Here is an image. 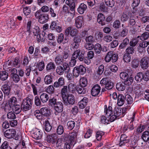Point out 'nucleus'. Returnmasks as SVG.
Instances as JSON below:
<instances>
[{
  "label": "nucleus",
  "mask_w": 149,
  "mask_h": 149,
  "mask_svg": "<svg viewBox=\"0 0 149 149\" xmlns=\"http://www.w3.org/2000/svg\"><path fill=\"white\" fill-rule=\"evenodd\" d=\"M86 72V68L82 65L77 66L74 67L73 70V75L75 77H78L80 74H84Z\"/></svg>",
  "instance_id": "1"
},
{
  "label": "nucleus",
  "mask_w": 149,
  "mask_h": 149,
  "mask_svg": "<svg viewBox=\"0 0 149 149\" xmlns=\"http://www.w3.org/2000/svg\"><path fill=\"white\" fill-rule=\"evenodd\" d=\"M118 59L117 54H115L112 51L108 52L104 58V60L106 62H109L111 60L113 63L116 62Z\"/></svg>",
  "instance_id": "2"
},
{
  "label": "nucleus",
  "mask_w": 149,
  "mask_h": 149,
  "mask_svg": "<svg viewBox=\"0 0 149 149\" xmlns=\"http://www.w3.org/2000/svg\"><path fill=\"white\" fill-rule=\"evenodd\" d=\"M32 101L29 98H27L22 101L21 107L23 111H27L30 110L32 107Z\"/></svg>",
  "instance_id": "3"
},
{
  "label": "nucleus",
  "mask_w": 149,
  "mask_h": 149,
  "mask_svg": "<svg viewBox=\"0 0 149 149\" xmlns=\"http://www.w3.org/2000/svg\"><path fill=\"white\" fill-rule=\"evenodd\" d=\"M2 132L4 136L8 139H11L14 137L16 135V131L13 129H10L5 131L2 129Z\"/></svg>",
  "instance_id": "4"
},
{
  "label": "nucleus",
  "mask_w": 149,
  "mask_h": 149,
  "mask_svg": "<svg viewBox=\"0 0 149 149\" xmlns=\"http://www.w3.org/2000/svg\"><path fill=\"white\" fill-rule=\"evenodd\" d=\"M64 104L66 105L69 104L73 105L75 102V97L72 94H68L66 97L63 99Z\"/></svg>",
  "instance_id": "5"
},
{
  "label": "nucleus",
  "mask_w": 149,
  "mask_h": 149,
  "mask_svg": "<svg viewBox=\"0 0 149 149\" xmlns=\"http://www.w3.org/2000/svg\"><path fill=\"white\" fill-rule=\"evenodd\" d=\"M62 66L59 65L58 66L56 69V72L59 75H63L64 72H65L66 68H68L70 67L67 63L64 62L62 65Z\"/></svg>",
  "instance_id": "6"
},
{
  "label": "nucleus",
  "mask_w": 149,
  "mask_h": 149,
  "mask_svg": "<svg viewBox=\"0 0 149 149\" xmlns=\"http://www.w3.org/2000/svg\"><path fill=\"white\" fill-rule=\"evenodd\" d=\"M17 100L15 97H13L10 98L8 100V104L6 105L4 110L5 111L10 110L11 107L17 104Z\"/></svg>",
  "instance_id": "7"
},
{
  "label": "nucleus",
  "mask_w": 149,
  "mask_h": 149,
  "mask_svg": "<svg viewBox=\"0 0 149 149\" xmlns=\"http://www.w3.org/2000/svg\"><path fill=\"white\" fill-rule=\"evenodd\" d=\"M78 31L77 29L72 27H69L67 28L65 31V34L67 36L69 35L73 37L75 36L77 34Z\"/></svg>",
  "instance_id": "8"
},
{
  "label": "nucleus",
  "mask_w": 149,
  "mask_h": 149,
  "mask_svg": "<svg viewBox=\"0 0 149 149\" xmlns=\"http://www.w3.org/2000/svg\"><path fill=\"white\" fill-rule=\"evenodd\" d=\"M149 62V57L148 56H145L142 58L140 62V65L141 68L143 70L147 69L148 67Z\"/></svg>",
  "instance_id": "9"
},
{
  "label": "nucleus",
  "mask_w": 149,
  "mask_h": 149,
  "mask_svg": "<svg viewBox=\"0 0 149 149\" xmlns=\"http://www.w3.org/2000/svg\"><path fill=\"white\" fill-rule=\"evenodd\" d=\"M55 111L54 114L55 115H58L59 113L62 112L63 110V105L61 102H58L54 107Z\"/></svg>",
  "instance_id": "10"
},
{
  "label": "nucleus",
  "mask_w": 149,
  "mask_h": 149,
  "mask_svg": "<svg viewBox=\"0 0 149 149\" xmlns=\"http://www.w3.org/2000/svg\"><path fill=\"white\" fill-rule=\"evenodd\" d=\"M11 87V85L7 83L2 85L1 89L5 95H8L10 93Z\"/></svg>",
  "instance_id": "11"
},
{
  "label": "nucleus",
  "mask_w": 149,
  "mask_h": 149,
  "mask_svg": "<svg viewBox=\"0 0 149 149\" xmlns=\"http://www.w3.org/2000/svg\"><path fill=\"white\" fill-rule=\"evenodd\" d=\"M136 19L134 16H130L129 20V25L131 26H137L139 28H140L141 26V24L140 22H137Z\"/></svg>",
  "instance_id": "12"
},
{
  "label": "nucleus",
  "mask_w": 149,
  "mask_h": 149,
  "mask_svg": "<svg viewBox=\"0 0 149 149\" xmlns=\"http://www.w3.org/2000/svg\"><path fill=\"white\" fill-rule=\"evenodd\" d=\"M101 88L98 84L94 85L92 88L91 91L92 95L93 96L97 95L100 92Z\"/></svg>",
  "instance_id": "13"
},
{
  "label": "nucleus",
  "mask_w": 149,
  "mask_h": 149,
  "mask_svg": "<svg viewBox=\"0 0 149 149\" xmlns=\"http://www.w3.org/2000/svg\"><path fill=\"white\" fill-rule=\"evenodd\" d=\"M65 84V79L63 77H60L58 81H55L54 83V86L55 88H61Z\"/></svg>",
  "instance_id": "14"
},
{
  "label": "nucleus",
  "mask_w": 149,
  "mask_h": 149,
  "mask_svg": "<svg viewBox=\"0 0 149 149\" xmlns=\"http://www.w3.org/2000/svg\"><path fill=\"white\" fill-rule=\"evenodd\" d=\"M77 130L74 131L73 132L69 134L68 136L69 141L70 143H72L76 140L78 134Z\"/></svg>",
  "instance_id": "15"
},
{
  "label": "nucleus",
  "mask_w": 149,
  "mask_h": 149,
  "mask_svg": "<svg viewBox=\"0 0 149 149\" xmlns=\"http://www.w3.org/2000/svg\"><path fill=\"white\" fill-rule=\"evenodd\" d=\"M105 18L104 15L101 13H100L97 15V22L102 26L106 24Z\"/></svg>",
  "instance_id": "16"
},
{
  "label": "nucleus",
  "mask_w": 149,
  "mask_h": 149,
  "mask_svg": "<svg viewBox=\"0 0 149 149\" xmlns=\"http://www.w3.org/2000/svg\"><path fill=\"white\" fill-rule=\"evenodd\" d=\"M42 135V133L40 132V130L38 129H37L35 130L32 133V136L35 139H40L41 138Z\"/></svg>",
  "instance_id": "17"
},
{
  "label": "nucleus",
  "mask_w": 149,
  "mask_h": 149,
  "mask_svg": "<svg viewBox=\"0 0 149 149\" xmlns=\"http://www.w3.org/2000/svg\"><path fill=\"white\" fill-rule=\"evenodd\" d=\"M56 68L54 63L53 62H50L48 63L46 65V70L47 72L53 71Z\"/></svg>",
  "instance_id": "18"
},
{
  "label": "nucleus",
  "mask_w": 149,
  "mask_h": 149,
  "mask_svg": "<svg viewBox=\"0 0 149 149\" xmlns=\"http://www.w3.org/2000/svg\"><path fill=\"white\" fill-rule=\"evenodd\" d=\"M75 26L78 28H81L83 24V19L82 17L81 16H79L76 17L75 19Z\"/></svg>",
  "instance_id": "19"
},
{
  "label": "nucleus",
  "mask_w": 149,
  "mask_h": 149,
  "mask_svg": "<svg viewBox=\"0 0 149 149\" xmlns=\"http://www.w3.org/2000/svg\"><path fill=\"white\" fill-rule=\"evenodd\" d=\"M40 112L43 116L48 117L50 116L51 113L50 109L47 107H43L41 108Z\"/></svg>",
  "instance_id": "20"
},
{
  "label": "nucleus",
  "mask_w": 149,
  "mask_h": 149,
  "mask_svg": "<svg viewBox=\"0 0 149 149\" xmlns=\"http://www.w3.org/2000/svg\"><path fill=\"white\" fill-rule=\"evenodd\" d=\"M64 59L62 56L59 54H57L55 58L54 61L57 65L63 64Z\"/></svg>",
  "instance_id": "21"
},
{
  "label": "nucleus",
  "mask_w": 149,
  "mask_h": 149,
  "mask_svg": "<svg viewBox=\"0 0 149 149\" xmlns=\"http://www.w3.org/2000/svg\"><path fill=\"white\" fill-rule=\"evenodd\" d=\"M125 101V97L122 94H120L118 95L117 99V104L119 106H122Z\"/></svg>",
  "instance_id": "22"
},
{
  "label": "nucleus",
  "mask_w": 149,
  "mask_h": 149,
  "mask_svg": "<svg viewBox=\"0 0 149 149\" xmlns=\"http://www.w3.org/2000/svg\"><path fill=\"white\" fill-rule=\"evenodd\" d=\"M49 19V15L47 14H43L38 19L39 22L41 24L46 23Z\"/></svg>",
  "instance_id": "23"
},
{
  "label": "nucleus",
  "mask_w": 149,
  "mask_h": 149,
  "mask_svg": "<svg viewBox=\"0 0 149 149\" xmlns=\"http://www.w3.org/2000/svg\"><path fill=\"white\" fill-rule=\"evenodd\" d=\"M88 101L87 98L84 97L78 103L79 107L80 109L84 108L86 105Z\"/></svg>",
  "instance_id": "24"
},
{
  "label": "nucleus",
  "mask_w": 149,
  "mask_h": 149,
  "mask_svg": "<svg viewBox=\"0 0 149 149\" xmlns=\"http://www.w3.org/2000/svg\"><path fill=\"white\" fill-rule=\"evenodd\" d=\"M87 8L86 5L84 3H81L77 9L78 12L80 14H83Z\"/></svg>",
  "instance_id": "25"
},
{
  "label": "nucleus",
  "mask_w": 149,
  "mask_h": 149,
  "mask_svg": "<svg viewBox=\"0 0 149 149\" xmlns=\"http://www.w3.org/2000/svg\"><path fill=\"white\" fill-rule=\"evenodd\" d=\"M11 108L13 112L16 114H19L21 111L22 110L21 106L18 104H16L12 107Z\"/></svg>",
  "instance_id": "26"
},
{
  "label": "nucleus",
  "mask_w": 149,
  "mask_h": 149,
  "mask_svg": "<svg viewBox=\"0 0 149 149\" xmlns=\"http://www.w3.org/2000/svg\"><path fill=\"white\" fill-rule=\"evenodd\" d=\"M44 82L46 85L51 84L53 82V76L51 75H46L44 78Z\"/></svg>",
  "instance_id": "27"
},
{
  "label": "nucleus",
  "mask_w": 149,
  "mask_h": 149,
  "mask_svg": "<svg viewBox=\"0 0 149 149\" xmlns=\"http://www.w3.org/2000/svg\"><path fill=\"white\" fill-rule=\"evenodd\" d=\"M49 98L48 95L45 93H42L40 96V99L42 103L46 102L49 100Z\"/></svg>",
  "instance_id": "28"
},
{
  "label": "nucleus",
  "mask_w": 149,
  "mask_h": 149,
  "mask_svg": "<svg viewBox=\"0 0 149 149\" xmlns=\"http://www.w3.org/2000/svg\"><path fill=\"white\" fill-rule=\"evenodd\" d=\"M125 82H119L116 85V88L119 91H124L125 88Z\"/></svg>",
  "instance_id": "29"
},
{
  "label": "nucleus",
  "mask_w": 149,
  "mask_h": 149,
  "mask_svg": "<svg viewBox=\"0 0 149 149\" xmlns=\"http://www.w3.org/2000/svg\"><path fill=\"white\" fill-rule=\"evenodd\" d=\"M122 109L121 108H115V110L114 111V113L118 119L123 117V115H122Z\"/></svg>",
  "instance_id": "30"
},
{
  "label": "nucleus",
  "mask_w": 149,
  "mask_h": 149,
  "mask_svg": "<svg viewBox=\"0 0 149 149\" xmlns=\"http://www.w3.org/2000/svg\"><path fill=\"white\" fill-rule=\"evenodd\" d=\"M141 138L145 142L149 141V131H146L143 132Z\"/></svg>",
  "instance_id": "31"
},
{
  "label": "nucleus",
  "mask_w": 149,
  "mask_h": 149,
  "mask_svg": "<svg viewBox=\"0 0 149 149\" xmlns=\"http://www.w3.org/2000/svg\"><path fill=\"white\" fill-rule=\"evenodd\" d=\"M61 94L62 95V99L66 97L68 94V88L67 86H63L62 88L61 91Z\"/></svg>",
  "instance_id": "32"
},
{
  "label": "nucleus",
  "mask_w": 149,
  "mask_h": 149,
  "mask_svg": "<svg viewBox=\"0 0 149 149\" xmlns=\"http://www.w3.org/2000/svg\"><path fill=\"white\" fill-rule=\"evenodd\" d=\"M84 87L79 85L76 86V89L79 94H84L85 93L86 91L84 89Z\"/></svg>",
  "instance_id": "33"
},
{
  "label": "nucleus",
  "mask_w": 149,
  "mask_h": 149,
  "mask_svg": "<svg viewBox=\"0 0 149 149\" xmlns=\"http://www.w3.org/2000/svg\"><path fill=\"white\" fill-rule=\"evenodd\" d=\"M8 74L5 71H1L0 72V78L2 81L6 80L8 78Z\"/></svg>",
  "instance_id": "34"
},
{
  "label": "nucleus",
  "mask_w": 149,
  "mask_h": 149,
  "mask_svg": "<svg viewBox=\"0 0 149 149\" xmlns=\"http://www.w3.org/2000/svg\"><path fill=\"white\" fill-rule=\"evenodd\" d=\"M94 48L95 53L97 54H100L102 50L101 45L98 43L95 45Z\"/></svg>",
  "instance_id": "35"
},
{
  "label": "nucleus",
  "mask_w": 149,
  "mask_h": 149,
  "mask_svg": "<svg viewBox=\"0 0 149 149\" xmlns=\"http://www.w3.org/2000/svg\"><path fill=\"white\" fill-rule=\"evenodd\" d=\"M143 73L140 72L136 74L135 77V79L137 82H140L141 81L142 79H143Z\"/></svg>",
  "instance_id": "36"
},
{
  "label": "nucleus",
  "mask_w": 149,
  "mask_h": 149,
  "mask_svg": "<svg viewBox=\"0 0 149 149\" xmlns=\"http://www.w3.org/2000/svg\"><path fill=\"white\" fill-rule=\"evenodd\" d=\"M44 124L45 130L46 132H49L52 129V126L47 120H45Z\"/></svg>",
  "instance_id": "37"
},
{
  "label": "nucleus",
  "mask_w": 149,
  "mask_h": 149,
  "mask_svg": "<svg viewBox=\"0 0 149 149\" xmlns=\"http://www.w3.org/2000/svg\"><path fill=\"white\" fill-rule=\"evenodd\" d=\"M59 101H57V99L54 97L50 99L48 101V105L49 106L54 107L56 104Z\"/></svg>",
  "instance_id": "38"
},
{
  "label": "nucleus",
  "mask_w": 149,
  "mask_h": 149,
  "mask_svg": "<svg viewBox=\"0 0 149 149\" xmlns=\"http://www.w3.org/2000/svg\"><path fill=\"white\" fill-rule=\"evenodd\" d=\"M130 16L128 13L125 12L120 17L121 21L124 22L127 21Z\"/></svg>",
  "instance_id": "39"
},
{
  "label": "nucleus",
  "mask_w": 149,
  "mask_h": 149,
  "mask_svg": "<svg viewBox=\"0 0 149 149\" xmlns=\"http://www.w3.org/2000/svg\"><path fill=\"white\" fill-rule=\"evenodd\" d=\"M129 43V39L127 38H126L120 44L119 47L120 49H123L125 48Z\"/></svg>",
  "instance_id": "40"
},
{
  "label": "nucleus",
  "mask_w": 149,
  "mask_h": 149,
  "mask_svg": "<svg viewBox=\"0 0 149 149\" xmlns=\"http://www.w3.org/2000/svg\"><path fill=\"white\" fill-rule=\"evenodd\" d=\"M34 115L39 120H41L43 118V115L40 112V110H36L34 112Z\"/></svg>",
  "instance_id": "41"
},
{
  "label": "nucleus",
  "mask_w": 149,
  "mask_h": 149,
  "mask_svg": "<svg viewBox=\"0 0 149 149\" xmlns=\"http://www.w3.org/2000/svg\"><path fill=\"white\" fill-rule=\"evenodd\" d=\"M83 50L81 51L80 49H77L72 54V57L73 58H78L80 55L81 54V53H82Z\"/></svg>",
  "instance_id": "42"
},
{
  "label": "nucleus",
  "mask_w": 149,
  "mask_h": 149,
  "mask_svg": "<svg viewBox=\"0 0 149 149\" xmlns=\"http://www.w3.org/2000/svg\"><path fill=\"white\" fill-rule=\"evenodd\" d=\"M104 66L103 65H100L98 68L97 71L95 73L98 75L100 76L101 75L104 71Z\"/></svg>",
  "instance_id": "43"
},
{
  "label": "nucleus",
  "mask_w": 149,
  "mask_h": 149,
  "mask_svg": "<svg viewBox=\"0 0 149 149\" xmlns=\"http://www.w3.org/2000/svg\"><path fill=\"white\" fill-rule=\"evenodd\" d=\"M139 36H138L137 38L132 39L129 42L130 46L133 47L135 46L138 42L139 40L138 38H139Z\"/></svg>",
  "instance_id": "44"
},
{
  "label": "nucleus",
  "mask_w": 149,
  "mask_h": 149,
  "mask_svg": "<svg viewBox=\"0 0 149 149\" xmlns=\"http://www.w3.org/2000/svg\"><path fill=\"white\" fill-rule=\"evenodd\" d=\"M54 86L50 85L46 89V92L49 94H52L54 92Z\"/></svg>",
  "instance_id": "45"
},
{
  "label": "nucleus",
  "mask_w": 149,
  "mask_h": 149,
  "mask_svg": "<svg viewBox=\"0 0 149 149\" xmlns=\"http://www.w3.org/2000/svg\"><path fill=\"white\" fill-rule=\"evenodd\" d=\"M75 124V122L73 121H68L67 123V126L68 129L71 130L73 129Z\"/></svg>",
  "instance_id": "46"
},
{
  "label": "nucleus",
  "mask_w": 149,
  "mask_h": 149,
  "mask_svg": "<svg viewBox=\"0 0 149 149\" xmlns=\"http://www.w3.org/2000/svg\"><path fill=\"white\" fill-rule=\"evenodd\" d=\"M68 89L70 92L73 93L75 92V85L73 83H70L68 85Z\"/></svg>",
  "instance_id": "47"
},
{
  "label": "nucleus",
  "mask_w": 149,
  "mask_h": 149,
  "mask_svg": "<svg viewBox=\"0 0 149 149\" xmlns=\"http://www.w3.org/2000/svg\"><path fill=\"white\" fill-rule=\"evenodd\" d=\"M66 69L65 73H66V77L68 80H71L72 79V73H69L70 70V67H69L68 69L67 68Z\"/></svg>",
  "instance_id": "48"
},
{
  "label": "nucleus",
  "mask_w": 149,
  "mask_h": 149,
  "mask_svg": "<svg viewBox=\"0 0 149 149\" xmlns=\"http://www.w3.org/2000/svg\"><path fill=\"white\" fill-rule=\"evenodd\" d=\"M85 48L88 50H91L94 48V46L93 43L86 42L84 45Z\"/></svg>",
  "instance_id": "49"
},
{
  "label": "nucleus",
  "mask_w": 149,
  "mask_h": 149,
  "mask_svg": "<svg viewBox=\"0 0 149 149\" xmlns=\"http://www.w3.org/2000/svg\"><path fill=\"white\" fill-rule=\"evenodd\" d=\"M135 115V113H133L132 117L131 118V120L130 119V120H131L130 122V123H129V130L130 131L132 130L134 128L133 122L134 118Z\"/></svg>",
  "instance_id": "50"
},
{
  "label": "nucleus",
  "mask_w": 149,
  "mask_h": 149,
  "mask_svg": "<svg viewBox=\"0 0 149 149\" xmlns=\"http://www.w3.org/2000/svg\"><path fill=\"white\" fill-rule=\"evenodd\" d=\"M7 118L10 120H14L16 118V115L14 112L10 111L7 114Z\"/></svg>",
  "instance_id": "51"
},
{
  "label": "nucleus",
  "mask_w": 149,
  "mask_h": 149,
  "mask_svg": "<svg viewBox=\"0 0 149 149\" xmlns=\"http://www.w3.org/2000/svg\"><path fill=\"white\" fill-rule=\"evenodd\" d=\"M104 112L106 113V115L108 116H110L112 114V107L111 106H109L107 109H104Z\"/></svg>",
  "instance_id": "52"
},
{
  "label": "nucleus",
  "mask_w": 149,
  "mask_h": 149,
  "mask_svg": "<svg viewBox=\"0 0 149 149\" xmlns=\"http://www.w3.org/2000/svg\"><path fill=\"white\" fill-rule=\"evenodd\" d=\"M106 5L110 7H112L115 5V2L113 0H104Z\"/></svg>",
  "instance_id": "53"
},
{
  "label": "nucleus",
  "mask_w": 149,
  "mask_h": 149,
  "mask_svg": "<svg viewBox=\"0 0 149 149\" xmlns=\"http://www.w3.org/2000/svg\"><path fill=\"white\" fill-rule=\"evenodd\" d=\"M120 76L121 79L124 81L127 80L129 78L128 74L125 72H122L120 74Z\"/></svg>",
  "instance_id": "54"
},
{
  "label": "nucleus",
  "mask_w": 149,
  "mask_h": 149,
  "mask_svg": "<svg viewBox=\"0 0 149 149\" xmlns=\"http://www.w3.org/2000/svg\"><path fill=\"white\" fill-rule=\"evenodd\" d=\"M64 128L63 126L61 125H59L56 129V132L57 134L59 135H61L64 132Z\"/></svg>",
  "instance_id": "55"
},
{
  "label": "nucleus",
  "mask_w": 149,
  "mask_h": 149,
  "mask_svg": "<svg viewBox=\"0 0 149 149\" xmlns=\"http://www.w3.org/2000/svg\"><path fill=\"white\" fill-rule=\"evenodd\" d=\"M85 41L86 42L93 43L95 41V39L93 36L90 35L86 38Z\"/></svg>",
  "instance_id": "56"
},
{
  "label": "nucleus",
  "mask_w": 149,
  "mask_h": 149,
  "mask_svg": "<svg viewBox=\"0 0 149 149\" xmlns=\"http://www.w3.org/2000/svg\"><path fill=\"white\" fill-rule=\"evenodd\" d=\"M123 60L125 62L129 63L130 62L131 60L130 55L127 53L125 54L123 56Z\"/></svg>",
  "instance_id": "57"
},
{
  "label": "nucleus",
  "mask_w": 149,
  "mask_h": 149,
  "mask_svg": "<svg viewBox=\"0 0 149 149\" xmlns=\"http://www.w3.org/2000/svg\"><path fill=\"white\" fill-rule=\"evenodd\" d=\"M113 26L116 29L119 28L120 27V20H116L113 23Z\"/></svg>",
  "instance_id": "58"
},
{
  "label": "nucleus",
  "mask_w": 149,
  "mask_h": 149,
  "mask_svg": "<svg viewBox=\"0 0 149 149\" xmlns=\"http://www.w3.org/2000/svg\"><path fill=\"white\" fill-rule=\"evenodd\" d=\"M80 83L81 85L83 87H85L87 84V79L84 77L81 78L80 80Z\"/></svg>",
  "instance_id": "59"
},
{
  "label": "nucleus",
  "mask_w": 149,
  "mask_h": 149,
  "mask_svg": "<svg viewBox=\"0 0 149 149\" xmlns=\"http://www.w3.org/2000/svg\"><path fill=\"white\" fill-rule=\"evenodd\" d=\"M45 63L43 61H41L39 62L38 64L37 67L39 71H42L45 68Z\"/></svg>",
  "instance_id": "60"
},
{
  "label": "nucleus",
  "mask_w": 149,
  "mask_h": 149,
  "mask_svg": "<svg viewBox=\"0 0 149 149\" xmlns=\"http://www.w3.org/2000/svg\"><path fill=\"white\" fill-rule=\"evenodd\" d=\"M127 101L128 104H131L133 102V98L129 94H127L125 96V100Z\"/></svg>",
  "instance_id": "61"
},
{
  "label": "nucleus",
  "mask_w": 149,
  "mask_h": 149,
  "mask_svg": "<svg viewBox=\"0 0 149 149\" xmlns=\"http://www.w3.org/2000/svg\"><path fill=\"white\" fill-rule=\"evenodd\" d=\"M113 84L111 81H107L105 85V88L107 90L111 89L113 87Z\"/></svg>",
  "instance_id": "62"
},
{
  "label": "nucleus",
  "mask_w": 149,
  "mask_h": 149,
  "mask_svg": "<svg viewBox=\"0 0 149 149\" xmlns=\"http://www.w3.org/2000/svg\"><path fill=\"white\" fill-rule=\"evenodd\" d=\"M79 46V44L73 42H72L70 47L71 50H75V49L78 48Z\"/></svg>",
  "instance_id": "63"
},
{
  "label": "nucleus",
  "mask_w": 149,
  "mask_h": 149,
  "mask_svg": "<svg viewBox=\"0 0 149 149\" xmlns=\"http://www.w3.org/2000/svg\"><path fill=\"white\" fill-rule=\"evenodd\" d=\"M143 79L146 81L149 80V70H146L143 74Z\"/></svg>",
  "instance_id": "64"
}]
</instances>
